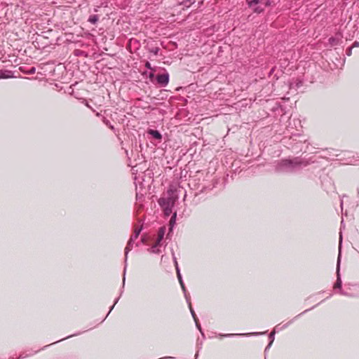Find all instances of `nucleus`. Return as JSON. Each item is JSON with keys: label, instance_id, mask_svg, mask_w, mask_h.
I'll return each mask as SVG.
<instances>
[{"label": "nucleus", "instance_id": "29", "mask_svg": "<svg viewBox=\"0 0 359 359\" xmlns=\"http://www.w3.org/2000/svg\"><path fill=\"white\" fill-rule=\"evenodd\" d=\"M176 269V272H177V276L179 277V274H181L180 273V268L177 267V268H175Z\"/></svg>", "mask_w": 359, "mask_h": 359}, {"label": "nucleus", "instance_id": "37", "mask_svg": "<svg viewBox=\"0 0 359 359\" xmlns=\"http://www.w3.org/2000/svg\"><path fill=\"white\" fill-rule=\"evenodd\" d=\"M123 282L125 283V277H123Z\"/></svg>", "mask_w": 359, "mask_h": 359}, {"label": "nucleus", "instance_id": "25", "mask_svg": "<svg viewBox=\"0 0 359 359\" xmlns=\"http://www.w3.org/2000/svg\"><path fill=\"white\" fill-rule=\"evenodd\" d=\"M104 122L105 123V124H106L107 126H109V127L111 130H114V126H113L112 125H111V124H110V123H109V121L108 120H106V121L104 120Z\"/></svg>", "mask_w": 359, "mask_h": 359}, {"label": "nucleus", "instance_id": "8", "mask_svg": "<svg viewBox=\"0 0 359 359\" xmlns=\"http://www.w3.org/2000/svg\"><path fill=\"white\" fill-rule=\"evenodd\" d=\"M165 229H166L165 226H161V228H159L158 231V238L156 241V245H161V243L162 240L163 239L165 233Z\"/></svg>", "mask_w": 359, "mask_h": 359}, {"label": "nucleus", "instance_id": "27", "mask_svg": "<svg viewBox=\"0 0 359 359\" xmlns=\"http://www.w3.org/2000/svg\"><path fill=\"white\" fill-rule=\"evenodd\" d=\"M359 46V42L358 41H355L353 43V46H351L352 48L353 47H358Z\"/></svg>", "mask_w": 359, "mask_h": 359}, {"label": "nucleus", "instance_id": "26", "mask_svg": "<svg viewBox=\"0 0 359 359\" xmlns=\"http://www.w3.org/2000/svg\"><path fill=\"white\" fill-rule=\"evenodd\" d=\"M145 67L149 69H152L151 65L149 62H147L145 64Z\"/></svg>", "mask_w": 359, "mask_h": 359}, {"label": "nucleus", "instance_id": "23", "mask_svg": "<svg viewBox=\"0 0 359 359\" xmlns=\"http://www.w3.org/2000/svg\"><path fill=\"white\" fill-rule=\"evenodd\" d=\"M346 53L348 56H351L352 53V47H349L346 49Z\"/></svg>", "mask_w": 359, "mask_h": 359}, {"label": "nucleus", "instance_id": "30", "mask_svg": "<svg viewBox=\"0 0 359 359\" xmlns=\"http://www.w3.org/2000/svg\"><path fill=\"white\" fill-rule=\"evenodd\" d=\"M176 269V272H177V276L179 277V274H181L180 273V268L177 267V268H175Z\"/></svg>", "mask_w": 359, "mask_h": 359}, {"label": "nucleus", "instance_id": "9", "mask_svg": "<svg viewBox=\"0 0 359 359\" xmlns=\"http://www.w3.org/2000/svg\"><path fill=\"white\" fill-rule=\"evenodd\" d=\"M148 134L151 135L155 140H161L162 139L161 134L156 130L149 129L148 130Z\"/></svg>", "mask_w": 359, "mask_h": 359}, {"label": "nucleus", "instance_id": "15", "mask_svg": "<svg viewBox=\"0 0 359 359\" xmlns=\"http://www.w3.org/2000/svg\"><path fill=\"white\" fill-rule=\"evenodd\" d=\"M161 245H156V242L151 248V252L152 253H159L160 250L157 248Z\"/></svg>", "mask_w": 359, "mask_h": 359}, {"label": "nucleus", "instance_id": "22", "mask_svg": "<svg viewBox=\"0 0 359 359\" xmlns=\"http://www.w3.org/2000/svg\"><path fill=\"white\" fill-rule=\"evenodd\" d=\"M194 321L196 323V325L197 328L200 330V332H201L202 335L204 336V334L203 333L202 330H201V325H200V323L198 322V319L196 320H194Z\"/></svg>", "mask_w": 359, "mask_h": 359}, {"label": "nucleus", "instance_id": "28", "mask_svg": "<svg viewBox=\"0 0 359 359\" xmlns=\"http://www.w3.org/2000/svg\"><path fill=\"white\" fill-rule=\"evenodd\" d=\"M272 344H271L270 342L269 343V344L267 345V346L266 347L265 350H264V352L266 353L268 349L270 348Z\"/></svg>", "mask_w": 359, "mask_h": 359}, {"label": "nucleus", "instance_id": "10", "mask_svg": "<svg viewBox=\"0 0 359 359\" xmlns=\"http://www.w3.org/2000/svg\"><path fill=\"white\" fill-rule=\"evenodd\" d=\"M266 332H252V333H248V334H220V336L222 337H233V336H238V335H259V334H264Z\"/></svg>", "mask_w": 359, "mask_h": 359}, {"label": "nucleus", "instance_id": "17", "mask_svg": "<svg viewBox=\"0 0 359 359\" xmlns=\"http://www.w3.org/2000/svg\"><path fill=\"white\" fill-rule=\"evenodd\" d=\"M330 43L332 46H335V45H337L339 43V39H337V37H331L330 39Z\"/></svg>", "mask_w": 359, "mask_h": 359}, {"label": "nucleus", "instance_id": "33", "mask_svg": "<svg viewBox=\"0 0 359 359\" xmlns=\"http://www.w3.org/2000/svg\"><path fill=\"white\" fill-rule=\"evenodd\" d=\"M311 309H310V310H311ZM308 311H309V309H306V310H305L304 312H302L301 314L307 312Z\"/></svg>", "mask_w": 359, "mask_h": 359}, {"label": "nucleus", "instance_id": "6", "mask_svg": "<svg viewBox=\"0 0 359 359\" xmlns=\"http://www.w3.org/2000/svg\"><path fill=\"white\" fill-rule=\"evenodd\" d=\"M157 83L162 87H165L169 82V74L168 72L163 74H158L156 76Z\"/></svg>", "mask_w": 359, "mask_h": 359}, {"label": "nucleus", "instance_id": "3", "mask_svg": "<svg viewBox=\"0 0 359 359\" xmlns=\"http://www.w3.org/2000/svg\"><path fill=\"white\" fill-rule=\"evenodd\" d=\"M141 231V227L139 229H135L133 235L130 236L129 241H128L127 245L125 248V262L127 261L128 252L132 250L135 241L138 238Z\"/></svg>", "mask_w": 359, "mask_h": 359}, {"label": "nucleus", "instance_id": "24", "mask_svg": "<svg viewBox=\"0 0 359 359\" xmlns=\"http://www.w3.org/2000/svg\"><path fill=\"white\" fill-rule=\"evenodd\" d=\"M118 299H119V297H118L117 299H116V300H115V302H114V304L111 306L110 310H109V311L108 314L107 315V316L109 314V313L111 312V311L114 309V307L115 304L118 302Z\"/></svg>", "mask_w": 359, "mask_h": 359}, {"label": "nucleus", "instance_id": "34", "mask_svg": "<svg viewBox=\"0 0 359 359\" xmlns=\"http://www.w3.org/2000/svg\"><path fill=\"white\" fill-rule=\"evenodd\" d=\"M74 335H75V334H72V335H70V336H67L65 339L69 338V337H72V336H74Z\"/></svg>", "mask_w": 359, "mask_h": 359}, {"label": "nucleus", "instance_id": "38", "mask_svg": "<svg viewBox=\"0 0 359 359\" xmlns=\"http://www.w3.org/2000/svg\"><path fill=\"white\" fill-rule=\"evenodd\" d=\"M175 268H177V267H179L178 264H177V265H175Z\"/></svg>", "mask_w": 359, "mask_h": 359}, {"label": "nucleus", "instance_id": "16", "mask_svg": "<svg viewBox=\"0 0 359 359\" xmlns=\"http://www.w3.org/2000/svg\"><path fill=\"white\" fill-rule=\"evenodd\" d=\"M177 279H178V280L180 282V284L181 285V287H182L183 292H185V290H187V289H186V287H185L184 283L183 282L182 277L181 274H179V277H177Z\"/></svg>", "mask_w": 359, "mask_h": 359}, {"label": "nucleus", "instance_id": "2", "mask_svg": "<svg viewBox=\"0 0 359 359\" xmlns=\"http://www.w3.org/2000/svg\"><path fill=\"white\" fill-rule=\"evenodd\" d=\"M174 199L172 197L161 198L158 200V204L163 209L164 214L168 216L172 211V207L174 206Z\"/></svg>", "mask_w": 359, "mask_h": 359}, {"label": "nucleus", "instance_id": "18", "mask_svg": "<svg viewBox=\"0 0 359 359\" xmlns=\"http://www.w3.org/2000/svg\"><path fill=\"white\" fill-rule=\"evenodd\" d=\"M150 53H154L155 55H157L158 54V52L160 50V48L158 47H154L149 49Z\"/></svg>", "mask_w": 359, "mask_h": 359}, {"label": "nucleus", "instance_id": "20", "mask_svg": "<svg viewBox=\"0 0 359 359\" xmlns=\"http://www.w3.org/2000/svg\"><path fill=\"white\" fill-rule=\"evenodd\" d=\"M189 309H190V311H191V316H192L194 320H198V318H197V316H196V313H195V312H194L191 305L189 306Z\"/></svg>", "mask_w": 359, "mask_h": 359}, {"label": "nucleus", "instance_id": "12", "mask_svg": "<svg viewBox=\"0 0 359 359\" xmlns=\"http://www.w3.org/2000/svg\"><path fill=\"white\" fill-rule=\"evenodd\" d=\"M99 20V17L97 15H90L88 21L89 22H90L91 24H96L97 22V21Z\"/></svg>", "mask_w": 359, "mask_h": 359}, {"label": "nucleus", "instance_id": "32", "mask_svg": "<svg viewBox=\"0 0 359 359\" xmlns=\"http://www.w3.org/2000/svg\"><path fill=\"white\" fill-rule=\"evenodd\" d=\"M175 265L178 264L176 257H173Z\"/></svg>", "mask_w": 359, "mask_h": 359}, {"label": "nucleus", "instance_id": "11", "mask_svg": "<svg viewBox=\"0 0 359 359\" xmlns=\"http://www.w3.org/2000/svg\"><path fill=\"white\" fill-rule=\"evenodd\" d=\"M176 217H177V214H176V212H175L172 215V217H171V218H170V219L169 221L170 228H169V232H168V233L167 235V237L169 236L170 232H172V228H173L174 225L175 224Z\"/></svg>", "mask_w": 359, "mask_h": 359}, {"label": "nucleus", "instance_id": "36", "mask_svg": "<svg viewBox=\"0 0 359 359\" xmlns=\"http://www.w3.org/2000/svg\"><path fill=\"white\" fill-rule=\"evenodd\" d=\"M341 239H342V236H341V234H340V241H341Z\"/></svg>", "mask_w": 359, "mask_h": 359}, {"label": "nucleus", "instance_id": "19", "mask_svg": "<svg viewBox=\"0 0 359 359\" xmlns=\"http://www.w3.org/2000/svg\"><path fill=\"white\" fill-rule=\"evenodd\" d=\"M184 297L186 298L187 302L188 303L189 306L190 305H191V297H190L189 294L187 293V290H185V292H184Z\"/></svg>", "mask_w": 359, "mask_h": 359}, {"label": "nucleus", "instance_id": "5", "mask_svg": "<svg viewBox=\"0 0 359 359\" xmlns=\"http://www.w3.org/2000/svg\"><path fill=\"white\" fill-rule=\"evenodd\" d=\"M340 257H341V253L339 252L338 259H337V280L334 285V289H339V290H341V285H342V282H341V276H340V273H339Z\"/></svg>", "mask_w": 359, "mask_h": 359}, {"label": "nucleus", "instance_id": "4", "mask_svg": "<svg viewBox=\"0 0 359 359\" xmlns=\"http://www.w3.org/2000/svg\"><path fill=\"white\" fill-rule=\"evenodd\" d=\"M248 6L256 13H261L264 11V6L262 4V1L259 0H248Z\"/></svg>", "mask_w": 359, "mask_h": 359}, {"label": "nucleus", "instance_id": "13", "mask_svg": "<svg viewBox=\"0 0 359 359\" xmlns=\"http://www.w3.org/2000/svg\"><path fill=\"white\" fill-rule=\"evenodd\" d=\"M20 70L22 72H24L25 74H29V75H32V74H34L35 72H36V68L34 67H30L29 69H27V71H24L22 69V67H20Z\"/></svg>", "mask_w": 359, "mask_h": 359}, {"label": "nucleus", "instance_id": "35", "mask_svg": "<svg viewBox=\"0 0 359 359\" xmlns=\"http://www.w3.org/2000/svg\"><path fill=\"white\" fill-rule=\"evenodd\" d=\"M198 353L197 352L196 355H195L196 358L198 357Z\"/></svg>", "mask_w": 359, "mask_h": 359}, {"label": "nucleus", "instance_id": "31", "mask_svg": "<svg viewBox=\"0 0 359 359\" xmlns=\"http://www.w3.org/2000/svg\"><path fill=\"white\" fill-rule=\"evenodd\" d=\"M339 293L342 295H347V293L343 291L342 290H339Z\"/></svg>", "mask_w": 359, "mask_h": 359}, {"label": "nucleus", "instance_id": "39", "mask_svg": "<svg viewBox=\"0 0 359 359\" xmlns=\"http://www.w3.org/2000/svg\"><path fill=\"white\" fill-rule=\"evenodd\" d=\"M163 358H164V359L170 358V357H164Z\"/></svg>", "mask_w": 359, "mask_h": 359}, {"label": "nucleus", "instance_id": "21", "mask_svg": "<svg viewBox=\"0 0 359 359\" xmlns=\"http://www.w3.org/2000/svg\"><path fill=\"white\" fill-rule=\"evenodd\" d=\"M262 4L265 7L271 6V1L269 0H261Z\"/></svg>", "mask_w": 359, "mask_h": 359}, {"label": "nucleus", "instance_id": "1", "mask_svg": "<svg viewBox=\"0 0 359 359\" xmlns=\"http://www.w3.org/2000/svg\"><path fill=\"white\" fill-rule=\"evenodd\" d=\"M309 164L308 161L299 157H295L292 159H283L277 163L275 170L279 173H292L301 170Z\"/></svg>", "mask_w": 359, "mask_h": 359}, {"label": "nucleus", "instance_id": "7", "mask_svg": "<svg viewBox=\"0 0 359 359\" xmlns=\"http://www.w3.org/2000/svg\"><path fill=\"white\" fill-rule=\"evenodd\" d=\"M293 321V320L289 321L288 323H287L286 324L283 325V326L280 327V325H278L275 327L274 330L269 334V340H270V343L271 344H273V341H274V335L276 334V330L277 331H279V330H281L283 329H285L286 328L290 323H292Z\"/></svg>", "mask_w": 359, "mask_h": 359}, {"label": "nucleus", "instance_id": "14", "mask_svg": "<svg viewBox=\"0 0 359 359\" xmlns=\"http://www.w3.org/2000/svg\"><path fill=\"white\" fill-rule=\"evenodd\" d=\"M7 73H11L10 72L1 69L0 70V79H7L11 77L10 75H8Z\"/></svg>", "mask_w": 359, "mask_h": 359}]
</instances>
